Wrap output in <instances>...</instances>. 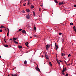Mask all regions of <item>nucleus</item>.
Instances as JSON below:
<instances>
[{"label":"nucleus","mask_w":76,"mask_h":76,"mask_svg":"<svg viewBox=\"0 0 76 76\" xmlns=\"http://www.w3.org/2000/svg\"><path fill=\"white\" fill-rule=\"evenodd\" d=\"M59 64H60V62H59V61H58L57 62Z\"/></svg>","instance_id":"32"},{"label":"nucleus","mask_w":76,"mask_h":76,"mask_svg":"<svg viewBox=\"0 0 76 76\" xmlns=\"http://www.w3.org/2000/svg\"><path fill=\"white\" fill-rule=\"evenodd\" d=\"M30 38H32V37H30Z\"/></svg>","instance_id":"49"},{"label":"nucleus","mask_w":76,"mask_h":76,"mask_svg":"<svg viewBox=\"0 0 76 76\" xmlns=\"http://www.w3.org/2000/svg\"><path fill=\"white\" fill-rule=\"evenodd\" d=\"M4 46L5 47H8V46H9V45H4Z\"/></svg>","instance_id":"14"},{"label":"nucleus","mask_w":76,"mask_h":76,"mask_svg":"<svg viewBox=\"0 0 76 76\" xmlns=\"http://www.w3.org/2000/svg\"><path fill=\"white\" fill-rule=\"evenodd\" d=\"M40 6H41V7H42V5H40Z\"/></svg>","instance_id":"46"},{"label":"nucleus","mask_w":76,"mask_h":76,"mask_svg":"<svg viewBox=\"0 0 76 76\" xmlns=\"http://www.w3.org/2000/svg\"><path fill=\"white\" fill-rule=\"evenodd\" d=\"M2 31H3V30H2V29H1V30H0V32H2Z\"/></svg>","instance_id":"30"},{"label":"nucleus","mask_w":76,"mask_h":76,"mask_svg":"<svg viewBox=\"0 0 76 76\" xmlns=\"http://www.w3.org/2000/svg\"><path fill=\"white\" fill-rule=\"evenodd\" d=\"M28 2H29V0H28Z\"/></svg>","instance_id":"51"},{"label":"nucleus","mask_w":76,"mask_h":76,"mask_svg":"<svg viewBox=\"0 0 76 76\" xmlns=\"http://www.w3.org/2000/svg\"><path fill=\"white\" fill-rule=\"evenodd\" d=\"M69 65H70V64H68V66H69Z\"/></svg>","instance_id":"48"},{"label":"nucleus","mask_w":76,"mask_h":76,"mask_svg":"<svg viewBox=\"0 0 76 76\" xmlns=\"http://www.w3.org/2000/svg\"><path fill=\"white\" fill-rule=\"evenodd\" d=\"M46 9H44V10H45Z\"/></svg>","instance_id":"55"},{"label":"nucleus","mask_w":76,"mask_h":76,"mask_svg":"<svg viewBox=\"0 0 76 76\" xmlns=\"http://www.w3.org/2000/svg\"><path fill=\"white\" fill-rule=\"evenodd\" d=\"M26 10L27 12H28V13H29V12H30V10L28 9H26Z\"/></svg>","instance_id":"11"},{"label":"nucleus","mask_w":76,"mask_h":76,"mask_svg":"<svg viewBox=\"0 0 76 76\" xmlns=\"http://www.w3.org/2000/svg\"><path fill=\"white\" fill-rule=\"evenodd\" d=\"M62 56H65V54H64V53H62Z\"/></svg>","instance_id":"24"},{"label":"nucleus","mask_w":76,"mask_h":76,"mask_svg":"<svg viewBox=\"0 0 76 76\" xmlns=\"http://www.w3.org/2000/svg\"><path fill=\"white\" fill-rule=\"evenodd\" d=\"M8 76H9V75H8Z\"/></svg>","instance_id":"59"},{"label":"nucleus","mask_w":76,"mask_h":76,"mask_svg":"<svg viewBox=\"0 0 76 76\" xmlns=\"http://www.w3.org/2000/svg\"><path fill=\"white\" fill-rule=\"evenodd\" d=\"M5 42H6V40H4Z\"/></svg>","instance_id":"54"},{"label":"nucleus","mask_w":76,"mask_h":76,"mask_svg":"<svg viewBox=\"0 0 76 76\" xmlns=\"http://www.w3.org/2000/svg\"><path fill=\"white\" fill-rule=\"evenodd\" d=\"M11 40H12V39H10V41Z\"/></svg>","instance_id":"45"},{"label":"nucleus","mask_w":76,"mask_h":76,"mask_svg":"<svg viewBox=\"0 0 76 76\" xmlns=\"http://www.w3.org/2000/svg\"><path fill=\"white\" fill-rule=\"evenodd\" d=\"M33 0V1H34V0Z\"/></svg>","instance_id":"57"},{"label":"nucleus","mask_w":76,"mask_h":76,"mask_svg":"<svg viewBox=\"0 0 76 76\" xmlns=\"http://www.w3.org/2000/svg\"><path fill=\"white\" fill-rule=\"evenodd\" d=\"M73 23H70V25H73Z\"/></svg>","instance_id":"26"},{"label":"nucleus","mask_w":76,"mask_h":76,"mask_svg":"<svg viewBox=\"0 0 76 76\" xmlns=\"http://www.w3.org/2000/svg\"><path fill=\"white\" fill-rule=\"evenodd\" d=\"M74 6L75 7H76V5H74Z\"/></svg>","instance_id":"39"},{"label":"nucleus","mask_w":76,"mask_h":76,"mask_svg":"<svg viewBox=\"0 0 76 76\" xmlns=\"http://www.w3.org/2000/svg\"><path fill=\"white\" fill-rule=\"evenodd\" d=\"M56 61H57H57H58V59L56 58Z\"/></svg>","instance_id":"36"},{"label":"nucleus","mask_w":76,"mask_h":76,"mask_svg":"<svg viewBox=\"0 0 76 76\" xmlns=\"http://www.w3.org/2000/svg\"><path fill=\"white\" fill-rule=\"evenodd\" d=\"M26 4V3H25V4H23V5L24 6H25Z\"/></svg>","instance_id":"37"},{"label":"nucleus","mask_w":76,"mask_h":76,"mask_svg":"<svg viewBox=\"0 0 76 76\" xmlns=\"http://www.w3.org/2000/svg\"><path fill=\"white\" fill-rule=\"evenodd\" d=\"M14 42V43H15V44H18V43L16 41H14L13 42Z\"/></svg>","instance_id":"20"},{"label":"nucleus","mask_w":76,"mask_h":76,"mask_svg":"<svg viewBox=\"0 0 76 76\" xmlns=\"http://www.w3.org/2000/svg\"><path fill=\"white\" fill-rule=\"evenodd\" d=\"M34 37H37V35H34Z\"/></svg>","instance_id":"42"},{"label":"nucleus","mask_w":76,"mask_h":76,"mask_svg":"<svg viewBox=\"0 0 76 76\" xmlns=\"http://www.w3.org/2000/svg\"><path fill=\"white\" fill-rule=\"evenodd\" d=\"M59 5H60L61 6L62 4H64V3H63V2H60L59 3Z\"/></svg>","instance_id":"10"},{"label":"nucleus","mask_w":76,"mask_h":76,"mask_svg":"<svg viewBox=\"0 0 76 76\" xmlns=\"http://www.w3.org/2000/svg\"><path fill=\"white\" fill-rule=\"evenodd\" d=\"M35 64H36V63L35 62Z\"/></svg>","instance_id":"56"},{"label":"nucleus","mask_w":76,"mask_h":76,"mask_svg":"<svg viewBox=\"0 0 76 76\" xmlns=\"http://www.w3.org/2000/svg\"><path fill=\"white\" fill-rule=\"evenodd\" d=\"M74 30L75 31V32H76V28H74Z\"/></svg>","instance_id":"34"},{"label":"nucleus","mask_w":76,"mask_h":76,"mask_svg":"<svg viewBox=\"0 0 76 76\" xmlns=\"http://www.w3.org/2000/svg\"><path fill=\"white\" fill-rule=\"evenodd\" d=\"M50 46H51V45H48V47H50Z\"/></svg>","instance_id":"44"},{"label":"nucleus","mask_w":76,"mask_h":76,"mask_svg":"<svg viewBox=\"0 0 76 76\" xmlns=\"http://www.w3.org/2000/svg\"><path fill=\"white\" fill-rule=\"evenodd\" d=\"M22 33H26V31H25V30H23V31H22Z\"/></svg>","instance_id":"12"},{"label":"nucleus","mask_w":76,"mask_h":76,"mask_svg":"<svg viewBox=\"0 0 76 76\" xmlns=\"http://www.w3.org/2000/svg\"><path fill=\"white\" fill-rule=\"evenodd\" d=\"M0 28H5V27L1 25Z\"/></svg>","instance_id":"9"},{"label":"nucleus","mask_w":76,"mask_h":76,"mask_svg":"<svg viewBox=\"0 0 76 76\" xmlns=\"http://www.w3.org/2000/svg\"><path fill=\"white\" fill-rule=\"evenodd\" d=\"M35 69L37 70V71H38V72H41V71H40V69H39V68L38 67H36Z\"/></svg>","instance_id":"2"},{"label":"nucleus","mask_w":76,"mask_h":76,"mask_svg":"<svg viewBox=\"0 0 76 76\" xmlns=\"http://www.w3.org/2000/svg\"><path fill=\"white\" fill-rule=\"evenodd\" d=\"M44 57V56L43 55H42V57Z\"/></svg>","instance_id":"47"},{"label":"nucleus","mask_w":76,"mask_h":76,"mask_svg":"<svg viewBox=\"0 0 76 76\" xmlns=\"http://www.w3.org/2000/svg\"><path fill=\"white\" fill-rule=\"evenodd\" d=\"M59 61L60 62H61V63H62V61H61V60H59Z\"/></svg>","instance_id":"41"},{"label":"nucleus","mask_w":76,"mask_h":76,"mask_svg":"<svg viewBox=\"0 0 76 76\" xmlns=\"http://www.w3.org/2000/svg\"><path fill=\"white\" fill-rule=\"evenodd\" d=\"M64 63H65V64H66V65H67V64L66 62L65 61H64Z\"/></svg>","instance_id":"25"},{"label":"nucleus","mask_w":76,"mask_h":76,"mask_svg":"<svg viewBox=\"0 0 76 76\" xmlns=\"http://www.w3.org/2000/svg\"><path fill=\"white\" fill-rule=\"evenodd\" d=\"M55 46L56 48V50H57V49H58V47L57 45V44H56V43H55Z\"/></svg>","instance_id":"4"},{"label":"nucleus","mask_w":76,"mask_h":76,"mask_svg":"<svg viewBox=\"0 0 76 76\" xmlns=\"http://www.w3.org/2000/svg\"><path fill=\"white\" fill-rule=\"evenodd\" d=\"M39 12H41V8L39 9Z\"/></svg>","instance_id":"38"},{"label":"nucleus","mask_w":76,"mask_h":76,"mask_svg":"<svg viewBox=\"0 0 76 76\" xmlns=\"http://www.w3.org/2000/svg\"><path fill=\"white\" fill-rule=\"evenodd\" d=\"M61 34H62L61 33H60L59 34V35H61Z\"/></svg>","instance_id":"33"},{"label":"nucleus","mask_w":76,"mask_h":76,"mask_svg":"<svg viewBox=\"0 0 76 76\" xmlns=\"http://www.w3.org/2000/svg\"><path fill=\"white\" fill-rule=\"evenodd\" d=\"M22 13H25V12L24 10L22 11Z\"/></svg>","instance_id":"23"},{"label":"nucleus","mask_w":76,"mask_h":76,"mask_svg":"<svg viewBox=\"0 0 76 76\" xmlns=\"http://www.w3.org/2000/svg\"><path fill=\"white\" fill-rule=\"evenodd\" d=\"M70 56H71V55L70 54H69L68 55V57H69Z\"/></svg>","instance_id":"27"},{"label":"nucleus","mask_w":76,"mask_h":76,"mask_svg":"<svg viewBox=\"0 0 76 76\" xmlns=\"http://www.w3.org/2000/svg\"><path fill=\"white\" fill-rule=\"evenodd\" d=\"M26 43H25V44L26 46V47H29V46H28V44H29V42H26Z\"/></svg>","instance_id":"3"},{"label":"nucleus","mask_w":76,"mask_h":76,"mask_svg":"<svg viewBox=\"0 0 76 76\" xmlns=\"http://www.w3.org/2000/svg\"><path fill=\"white\" fill-rule=\"evenodd\" d=\"M8 29V32L7 33V36H9V28H7Z\"/></svg>","instance_id":"5"},{"label":"nucleus","mask_w":76,"mask_h":76,"mask_svg":"<svg viewBox=\"0 0 76 76\" xmlns=\"http://www.w3.org/2000/svg\"><path fill=\"white\" fill-rule=\"evenodd\" d=\"M22 48V46H18L19 48Z\"/></svg>","instance_id":"21"},{"label":"nucleus","mask_w":76,"mask_h":76,"mask_svg":"<svg viewBox=\"0 0 76 76\" xmlns=\"http://www.w3.org/2000/svg\"><path fill=\"white\" fill-rule=\"evenodd\" d=\"M24 63L25 64H27V62L26 61H25L24 62Z\"/></svg>","instance_id":"16"},{"label":"nucleus","mask_w":76,"mask_h":76,"mask_svg":"<svg viewBox=\"0 0 76 76\" xmlns=\"http://www.w3.org/2000/svg\"><path fill=\"white\" fill-rule=\"evenodd\" d=\"M30 3H29V2H28V3L27 4H29Z\"/></svg>","instance_id":"43"},{"label":"nucleus","mask_w":76,"mask_h":76,"mask_svg":"<svg viewBox=\"0 0 76 76\" xmlns=\"http://www.w3.org/2000/svg\"><path fill=\"white\" fill-rule=\"evenodd\" d=\"M26 18L27 19H30V15H27L26 16Z\"/></svg>","instance_id":"1"},{"label":"nucleus","mask_w":76,"mask_h":76,"mask_svg":"<svg viewBox=\"0 0 76 76\" xmlns=\"http://www.w3.org/2000/svg\"><path fill=\"white\" fill-rule=\"evenodd\" d=\"M73 29H76V27H75V26H74V27H73Z\"/></svg>","instance_id":"29"},{"label":"nucleus","mask_w":76,"mask_h":76,"mask_svg":"<svg viewBox=\"0 0 76 76\" xmlns=\"http://www.w3.org/2000/svg\"><path fill=\"white\" fill-rule=\"evenodd\" d=\"M4 41H6V39L5 38L4 39Z\"/></svg>","instance_id":"52"},{"label":"nucleus","mask_w":76,"mask_h":76,"mask_svg":"<svg viewBox=\"0 0 76 76\" xmlns=\"http://www.w3.org/2000/svg\"><path fill=\"white\" fill-rule=\"evenodd\" d=\"M1 58V56H0V58Z\"/></svg>","instance_id":"53"},{"label":"nucleus","mask_w":76,"mask_h":76,"mask_svg":"<svg viewBox=\"0 0 76 76\" xmlns=\"http://www.w3.org/2000/svg\"><path fill=\"white\" fill-rule=\"evenodd\" d=\"M31 8H32V9H33L34 8V7L32 5H31Z\"/></svg>","instance_id":"17"},{"label":"nucleus","mask_w":76,"mask_h":76,"mask_svg":"<svg viewBox=\"0 0 76 76\" xmlns=\"http://www.w3.org/2000/svg\"><path fill=\"white\" fill-rule=\"evenodd\" d=\"M11 75V76H17V75H16V74H14V75L12 74Z\"/></svg>","instance_id":"19"},{"label":"nucleus","mask_w":76,"mask_h":76,"mask_svg":"<svg viewBox=\"0 0 76 76\" xmlns=\"http://www.w3.org/2000/svg\"><path fill=\"white\" fill-rule=\"evenodd\" d=\"M65 76H68V74H66Z\"/></svg>","instance_id":"40"},{"label":"nucleus","mask_w":76,"mask_h":76,"mask_svg":"<svg viewBox=\"0 0 76 76\" xmlns=\"http://www.w3.org/2000/svg\"><path fill=\"white\" fill-rule=\"evenodd\" d=\"M37 67H38V65H37Z\"/></svg>","instance_id":"50"},{"label":"nucleus","mask_w":76,"mask_h":76,"mask_svg":"<svg viewBox=\"0 0 76 76\" xmlns=\"http://www.w3.org/2000/svg\"><path fill=\"white\" fill-rule=\"evenodd\" d=\"M17 39V38H13V41H16V40Z\"/></svg>","instance_id":"13"},{"label":"nucleus","mask_w":76,"mask_h":76,"mask_svg":"<svg viewBox=\"0 0 76 76\" xmlns=\"http://www.w3.org/2000/svg\"><path fill=\"white\" fill-rule=\"evenodd\" d=\"M33 14L34 16H35V11H34L33 12Z\"/></svg>","instance_id":"28"},{"label":"nucleus","mask_w":76,"mask_h":76,"mask_svg":"<svg viewBox=\"0 0 76 76\" xmlns=\"http://www.w3.org/2000/svg\"><path fill=\"white\" fill-rule=\"evenodd\" d=\"M49 64L50 66H52V64H51V62H49Z\"/></svg>","instance_id":"15"},{"label":"nucleus","mask_w":76,"mask_h":76,"mask_svg":"<svg viewBox=\"0 0 76 76\" xmlns=\"http://www.w3.org/2000/svg\"><path fill=\"white\" fill-rule=\"evenodd\" d=\"M19 31H21L22 29L21 28L19 30Z\"/></svg>","instance_id":"35"},{"label":"nucleus","mask_w":76,"mask_h":76,"mask_svg":"<svg viewBox=\"0 0 76 76\" xmlns=\"http://www.w3.org/2000/svg\"><path fill=\"white\" fill-rule=\"evenodd\" d=\"M45 57H46V58H47L48 60V59H49V58H48V57H49V56H48L47 55H46V54H45Z\"/></svg>","instance_id":"8"},{"label":"nucleus","mask_w":76,"mask_h":76,"mask_svg":"<svg viewBox=\"0 0 76 76\" xmlns=\"http://www.w3.org/2000/svg\"><path fill=\"white\" fill-rule=\"evenodd\" d=\"M66 68H65V69L64 68V67H63V69L62 70V72H64L65 71H66Z\"/></svg>","instance_id":"7"},{"label":"nucleus","mask_w":76,"mask_h":76,"mask_svg":"<svg viewBox=\"0 0 76 76\" xmlns=\"http://www.w3.org/2000/svg\"><path fill=\"white\" fill-rule=\"evenodd\" d=\"M18 32H19V31H18Z\"/></svg>","instance_id":"58"},{"label":"nucleus","mask_w":76,"mask_h":76,"mask_svg":"<svg viewBox=\"0 0 76 76\" xmlns=\"http://www.w3.org/2000/svg\"><path fill=\"white\" fill-rule=\"evenodd\" d=\"M34 30H36V27L34 26Z\"/></svg>","instance_id":"22"},{"label":"nucleus","mask_w":76,"mask_h":76,"mask_svg":"<svg viewBox=\"0 0 76 76\" xmlns=\"http://www.w3.org/2000/svg\"><path fill=\"white\" fill-rule=\"evenodd\" d=\"M46 48L47 50H48V48H49V47H48V45H46Z\"/></svg>","instance_id":"6"},{"label":"nucleus","mask_w":76,"mask_h":76,"mask_svg":"<svg viewBox=\"0 0 76 76\" xmlns=\"http://www.w3.org/2000/svg\"><path fill=\"white\" fill-rule=\"evenodd\" d=\"M62 75H64V72H62Z\"/></svg>","instance_id":"31"},{"label":"nucleus","mask_w":76,"mask_h":76,"mask_svg":"<svg viewBox=\"0 0 76 76\" xmlns=\"http://www.w3.org/2000/svg\"><path fill=\"white\" fill-rule=\"evenodd\" d=\"M54 1L55 2V3H58V2L56 0H54Z\"/></svg>","instance_id":"18"}]
</instances>
